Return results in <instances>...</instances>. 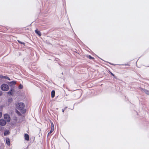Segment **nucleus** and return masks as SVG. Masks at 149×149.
<instances>
[{"mask_svg": "<svg viewBox=\"0 0 149 149\" xmlns=\"http://www.w3.org/2000/svg\"><path fill=\"white\" fill-rule=\"evenodd\" d=\"M15 105L16 108L19 110H22L24 107V104L21 102H17L15 104Z\"/></svg>", "mask_w": 149, "mask_h": 149, "instance_id": "1", "label": "nucleus"}, {"mask_svg": "<svg viewBox=\"0 0 149 149\" xmlns=\"http://www.w3.org/2000/svg\"><path fill=\"white\" fill-rule=\"evenodd\" d=\"M1 90L4 91L8 90L9 88L8 85L6 84H3L1 86Z\"/></svg>", "mask_w": 149, "mask_h": 149, "instance_id": "2", "label": "nucleus"}, {"mask_svg": "<svg viewBox=\"0 0 149 149\" xmlns=\"http://www.w3.org/2000/svg\"><path fill=\"white\" fill-rule=\"evenodd\" d=\"M4 118L5 119L6 121L9 122L10 121V118L9 116L7 114H5L4 116Z\"/></svg>", "mask_w": 149, "mask_h": 149, "instance_id": "3", "label": "nucleus"}, {"mask_svg": "<svg viewBox=\"0 0 149 149\" xmlns=\"http://www.w3.org/2000/svg\"><path fill=\"white\" fill-rule=\"evenodd\" d=\"M6 124V121L3 119L0 120V125L1 126H4Z\"/></svg>", "mask_w": 149, "mask_h": 149, "instance_id": "4", "label": "nucleus"}, {"mask_svg": "<svg viewBox=\"0 0 149 149\" xmlns=\"http://www.w3.org/2000/svg\"><path fill=\"white\" fill-rule=\"evenodd\" d=\"M16 82L15 81H13L9 82L8 84L10 86H12L15 84Z\"/></svg>", "mask_w": 149, "mask_h": 149, "instance_id": "5", "label": "nucleus"}, {"mask_svg": "<svg viewBox=\"0 0 149 149\" xmlns=\"http://www.w3.org/2000/svg\"><path fill=\"white\" fill-rule=\"evenodd\" d=\"M24 138L27 141L29 140V136L28 134H24Z\"/></svg>", "mask_w": 149, "mask_h": 149, "instance_id": "6", "label": "nucleus"}, {"mask_svg": "<svg viewBox=\"0 0 149 149\" xmlns=\"http://www.w3.org/2000/svg\"><path fill=\"white\" fill-rule=\"evenodd\" d=\"M14 89L13 88H11L10 91L8 92L7 93L10 95H12L13 94V92Z\"/></svg>", "mask_w": 149, "mask_h": 149, "instance_id": "7", "label": "nucleus"}, {"mask_svg": "<svg viewBox=\"0 0 149 149\" xmlns=\"http://www.w3.org/2000/svg\"><path fill=\"white\" fill-rule=\"evenodd\" d=\"M6 144L7 145L9 146L10 145V140L8 138H6Z\"/></svg>", "mask_w": 149, "mask_h": 149, "instance_id": "8", "label": "nucleus"}, {"mask_svg": "<svg viewBox=\"0 0 149 149\" xmlns=\"http://www.w3.org/2000/svg\"><path fill=\"white\" fill-rule=\"evenodd\" d=\"M35 31L36 33L38 34L39 36H40L41 35V32L40 31H38V30H36Z\"/></svg>", "mask_w": 149, "mask_h": 149, "instance_id": "9", "label": "nucleus"}, {"mask_svg": "<svg viewBox=\"0 0 149 149\" xmlns=\"http://www.w3.org/2000/svg\"><path fill=\"white\" fill-rule=\"evenodd\" d=\"M10 132L8 130H6L4 133V136H6L9 134Z\"/></svg>", "mask_w": 149, "mask_h": 149, "instance_id": "10", "label": "nucleus"}, {"mask_svg": "<svg viewBox=\"0 0 149 149\" xmlns=\"http://www.w3.org/2000/svg\"><path fill=\"white\" fill-rule=\"evenodd\" d=\"M55 92L54 90H53L51 92V97L52 98H53L55 96Z\"/></svg>", "mask_w": 149, "mask_h": 149, "instance_id": "11", "label": "nucleus"}, {"mask_svg": "<svg viewBox=\"0 0 149 149\" xmlns=\"http://www.w3.org/2000/svg\"><path fill=\"white\" fill-rule=\"evenodd\" d=\"M1 78H4L5 79H8V80H10V78L8 77H6V76H2Z\"/></svg>", "mask_w": 149, "mask_h": 149, "instance_id": "12", "label": "nucleus"}, {"mask_svg": "<svg viewBox=\"0 0 149 149\" xmlns=\"http://www.w3.org/2000/svg\"><path fill=\"white\" fill-rule=\"evenodd\" d=\"M13 101V99L10 98H9L8 99V102L9 104H10L11 102H12Z\"/></svg>", "mask_w": 149, "mask_h": 149, "instance_id": "13", "label": "nucleus"}, {"mask_svg": "<svg viewBox=\"0 0 149 149\" xmlns=\"http://www.w3.org/2000/svg\"><path fill=\"white\" fill-rule=\"evenodd\" d=\"M143 91L144 93H145L147 95L149 94V91L147 90H143Z\"/></svg>", "mask_w": 149, "mask_h": 149, "instance_id": "14", "label": "nucleus"}, {"mask_svg": "<svg viewBox=\"0 0 149 149\" xmlns=\"http://www.w3.org/2000/svg\"><path fill=\"white\" fill-rule=\"evenodd\" d=\"M54 130L52 129H51L50 131L48 133V135H49L50 134L54 131Z\"/></svg>", "mask_w": 149, "mask_h": 149, "instance_id": "15", "label": "nucleus"}, {"mask_svg": "<svg viewBox=\"0 0 149 149\" xmlns=\"http://www.w3.org/2000/svg\"><path fill=\"white\" fill-rule=\"evenodd\" d=\"M15 112L19 116H20V115H21L20 113L17 110H16Z\"/></svg>", "mask_w": 149, "mask_h": 149, "instance_id": "16", "label": "nucleus"}, {"mask_svg": "<svg viewBox=\"0 0 149 149\" xmlns=\"http://www.w3.org/2000/svg\"><path fill=\"white\" fill-rule=\"evenodd\" d=\"M87 57L88 58L90 59H94V58L93 57H92L90 55H88L87 56Z\"/></svg>", "mask_w": 149, "mask_h": 149, "instance_id": "17", "label": "nucleus"}, {"mask_svg": "<svg viewBox=\"0 0 149 149\" xmlns=\"http://www.w3.org/2000/svg\"><path fill=\"white\" fill-rule=\"evenodd\" d=\"M51 126H52L51 129H53V130H54V124H53V123H52V122H51Z\"/></svg>", "mask_w": 149, "mask_h": 149, "instance_id": "18", "label": "nucleus"}, {"mask_svg": "<svg viewBox=\"0 0 149 149\" xmlns=\"http://www.w3.org/2000/svg\"><path fill=\"white\" fill-rule=\"evenodd\" d=\"M23 86L21 84H20L19 86V89H22L23 88Z\"/></svg>", "mask_w": 149, "mask_h": 149, "instance_id": "19", "label": "nucleus"}, {"mask_svg": "<svg viewBox=\"0 0 149 149\" xmlns=\"http://www.w3.org/2000/svg\"><path fill=\"white\" fill-rule=\"evenodd\" d=\"M18 42L20 43V44H24V45L25 44V43L23 42H21L20 41H19V40H18Z\"/></svg>", "mask_w": 149, "mask_h": 149, "instance_id": "20", "label": "nucleus"}, {"mask_svg": "<svg viewBox=\"0 0 149 149\" xmlns=\"http://www.w3.org/2000/svg\"><path fill=\"white\" fill-rule=\"evenodd\" d=\"M2 116V113L1 112H0V118Z\"/></svg>", "mask_w": 149, "mask_h": 149, "instance_id": "21", "label": "nucleus"}, {"mask_svg": "<svg viewBox=\"0 0 149 149\" xmlns=\"http://www.w3.org/2000/svg\"><path fill=\"white\" fill-rule=\"evenodd\" d=\"M2 94V92L1 91H0V96Z\"/></svg>", "mask_w": 149, "mask_h": 149, "instance_id": "22", "label": "nucleus"}, {"mask_svg": "<svg viewBox=\"0 0 149 149\" xmlns=\"http://www.w3.org/2000/svg\"><path fill=\"white\" fill-rule=\"evenodd\" d=\"M110 73H111V74L113 76H114V75L111 72H110Z\"/></svg>", "mask_w": 149, "mask_h": 149, "instance_id": "23", "label": "nucleus"}, {"mask_svg": "<svg viewBox=\"0 0 149 149\" xmlns=\"http://www.w3.org/2000/svg\"><path fill=\"white\" fill-rule=\"evenodd\" d=\"M65 110L64 109H62V112H64V110Z\"/></svg>", "mask_w": 149, "mask_h": 149, "instance_id": "24", "label": "nucleus"}, {"mask_svg": "<svg viewBox=\"0 0 149 149\" xmlns=\"http://www.w3.org/2000/svg\"><path fill=\"white\" fill-rule=\"evenodd\" d=\"M67 108V107H64V109L65 110V109H66V108Z\"/></svg>", "mask_w": 149, "mask_h": 149, "instance_id": "25", "label": "nucleus"}, {"mask_svg": "<svg viewBox=\"0 0 149 149\" xmlns=\"http://www.w3.org/2000/svg\"><path fill=\"white\" fill-rule=\"evenodd\" d=\"M56 109H58V108H57Z\"/></svg>", "mask_w": 149, "mask_h": 149, "instance_id": "26", "label": "nucleus"}]
</instances>
